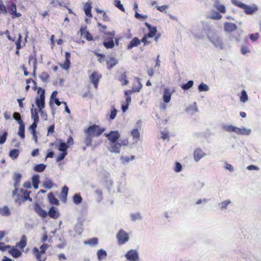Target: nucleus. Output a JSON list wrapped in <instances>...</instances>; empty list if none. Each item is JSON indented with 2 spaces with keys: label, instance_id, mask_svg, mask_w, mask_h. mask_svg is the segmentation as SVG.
I'll list each match as a JSON object with an SVG mask.
<instances>
[{
  "label": "nucleus",
  "instance_id": "obj_1",
  "mask_svg": "<svg viewBox=\"0 0 261 261\" xmlns=\"http://www.w3.org/2000/svg\"><path fill=\"white\" fill-rule=\"evenodd\" d=\"M128 145V140L127 138L120 140V143L117 142L109 143L108 150L111 153H119L122 146H127Z\"/></svg>",
  "mask_w": 261,
  "mask_h": 261
},
{
  "label": "nucleus",
  "instance_id": "obj_2",
  "mask_svg": "<svg viewBox=\"0 0 261 261\" xmlns=\"http://www.w3.org/2000/svg\"><path fill=\"white\" fill-rule=\"evenodd\" d=\"M40 92H41V94L39 97H36L35 103L39 108V113L43 114V112L42 110L45 106V90L41 88H38L37 92L39 93Z\"/></svg>",
  "mask_w": 261,
  "mask_h": 261
},
{
  "label": "nucleus",
  "instance_id": "obj_3",
  "mask_svg": "<svg viewBox=\"0 0 261 261\" xmlns=\"http://www.w3.org/2000/svg\"><path fill=\"white\" fill-rule=\"evenodd\" d=\"M105 130V128H100L98 125H93L90 126L87 129L86 132L89 133L93 137H98Z\"/></svg>",
  "mask_w": 261,
  "mask_h": 261
},
{
  "label": "nucleus",
  "instance_id": "obj_4",
  "mask_svg": "<svg viewBox=\"0 0 261 261\" xmlns=\"http://www.w3.org/2000/svg\"><path fill=\"white\" fill-rule=\"evenodd\" d=\"M117 238L119 244H123L128 241L129 236L124 230L121 229L117 234Z\"/></svg>",
  "mask_w": 261,
  "mask_h": 261
},
{
  "label": "nucleus",
  "instance_id": "obj_5",
  "mask_svg": "<svg viewBox=\"0 0 261 261\" xmlns=\"http://www.w3.org/2000/svg\"><path fill=\"white\" fill-rule=\"evenodd\" d=\"M210 39L211 43L216 47L221 49L223 48V42L222 41V38L220 37L217 35H214L210 37Z\"/></svg>",
  "mask_w": 261,
  "mask_h": 261
},
{
  "label": "nucleus",
  "instance_id": "obj_6",
  "mask_svg": "<svg viewBox=\"0 0 261 261\" xmlns=\"http://www.w3.org/2000/svg\"><path fill=\"white\" fill-rule=\"evenodd\" d=\"M104 135L106 137H107L110 143L117 142L120 137V134L118 130L111 131L108 133H105Z\"/></svg>",
  "mask_w": 261,
  "mask_h": 261
},
{
  "label": "nucleus",
  "instance_id": "obj_7",
  "mask_svg": "<svg viewBox=\"0 0 261 261\" xmlns=\"http://www.w3.org/2000/svg\"><path fill=\"white\" fill-rule=\"evenodd\" d=\"M101 77V75L96 71L93 72L89 77L90 82L93 84L96 89L97 88L98 82Z\"/></svg>",
  "mask_w": 261,
  "mask_h": 261
},
{
  "label": "nucleus",
  "instance_id": "obj_8",
  "mask_svg": "<svg viewBox=\"0 0 261 261\" xmlns=\"http://www.w3.org/2000/svg\"><path fill=\"white\" fill-rule=\"evenodd\" d=\"M127 259L131 261H137L139 259L138 253L136 250H130L125 254Z\"/></svg>",
  "mask_w": 261,
  "mask_h": 261
},
{
  "label": "nucleus",
  "instance_id": "obj_9",
  "mask_svg": "<svg viewBox=\"0 0 261 261\" xmlns=\"http://www.w3.org/2000/svg\"><path fill=\"white\" fill-rule=\"evenodd\" d=\"M206 154L200 149L197 148L194 151V159L195 162H199Z\"/></svg>",
  "mask_w": 261,
  "mask_h": 261
},
{
  "label": "nucleus",
  "instance_id": "obj_10",
  "mask_svg": "<svg viewBox=\"0 0 261 261\" xmlns=\"http://www.w3.org/2000/svg\"><path fill=\"white\" fill-rule=\"evenodd\" d=\"M65 58L66 60L64 63L63 64H60V66L63 69L68 70L70 67V54L69 52H65Z\"/></svg>",
  "mask_w": 261,
  "mask_h": 261
},
{
  "label": "nucleus",
  "instance_id": "obj_11",
  "mask_svg": "<svg viewBox=\"0 0 261 261\" xmlns=\"http://www.w3.org/2000/svg\"><path fill=\"white\" fill-rule=\"evenodd\" d=\"M6 247L10 249V250H9V252L14 258H17L19 257L21 254V252L20 250H19L17 249L14 248L13 247H12L9 245H7L6 246Z\"/></svg>",
  "mask_w": 261,
  "mask_h": 261
},
{
  "label": "nucleus",
  "instance_id": "obj_12",
  "mask_svg": "<svg viewBox=\"0 0 261 261\" xmlns=\"http://www.w3.org/2000/svg\"><path fill=\"white\" fill-rule=\"evenodd\" d=\"M129 92H125L124 94L126 98V105H122V111L123 112H125L128 108L129 105L131 103V96H129Z\"/></svg>",
  "mask_w": 261,
  "mask_h": 261
},
{
  "label": "nucleus",
  "instance_id": "obj_13",
  "mask_svg": "<svg viewBox=\"0 0 261 261\" xmlns=\"http://www.w3.org/2000/svg\"><path fill=\"white\" fill-rule=\"evenodd\" d=\"M247 14H251L258 10L257 6L254 4L251 6L245 5L243 9Z\"/></svg>",
  "mask_w": 261,
  "mask_h": 261
},
{
  "label": "nucleus",
  "instance_id": "obj_14",
  "mask_svg": "<svg viewBox=\"0 0 261 261\" xmlns=\"http://www.w3.org/2000/svg\"><path fill=\"white\" fill-rule=\"evenodd\" d=\"M92 9V3L88 2L86 3L84 6V11L86 15L89 17H92V15L91 11Z\"/></svg>",
  "mask_w": 261,
  "mask_h": 261
},
{
  "label": "nucleus",
  "instance_id": "obj_15",
  "mask_svg": "<svg viewBox=\"0 0 261 261\" xmlns=\"http://www.w3.org/2000/svg\"><path fill=\"white\" fill-rule=\"evenodd\" d=\"M145 25L149 29V33L146 35L149 38L153 37L156 33L157 30L156 27H151V25L147 22L145 23Z\"/></svg>",
  "mask_w": 261,
  "mask_h": 261
},
{
  "label": "nucleus",
  "instance_id": "obj_16",
  "mask_svg": "<svg viewBox=\"0 0 261 261\" xmlns=\"http://www.w3.org/2000/svg\"><path fill=\"white\" fill-rule=\"evenodd\" d=\"M224 30L227 32H231L237 30V25L233 23L226 22L224 25Z\"/></svg>",
  "mask_w": 261,
  "mask_h": 261
},
{
  "label": "nucleus",
  "instance_id": "obj_17",
  "mask_svg": "<svg viewBox=\"0 0 261 261\" xmlns=\"http://www.w3.org/2000/svg\"><path fill=\"white\" fill-rule=\"evenodd\" d=\"M48 215L50 217L57 219L59 216V213L57 208L54 206H51L48 212Z\"/></svg>",
  "mask_w": 261,
  "mask_h": 261
},
{
  "label": "nucleus",
  "instance_id": "obj_18",
  "mask_svg": "<svg viewBox=\"0 0 261 261\" xmlns=\"http://www.w3.org/2000/svg\"><path fill=\"white\" fill-rule=\"evenodd\" d=\"M118 61L114 57L110 58L107 61V67L109 69L113 68L118 64Z\"/></svg>",
  "mask_w": 261,
  "mask_h": 261
},
{
  "label": "nucleus",
  "instance_id": "obj_19",
  "mask_svg": "<svg viewBox=\"0 0 261 261\" xmlns=\"http://www.w3.org/2000/svg\"><path fill=\"white\" fill-rule=\"evenodd\" d=\"M251 133V129L245 127H238L237 134L239 135H249Z\"/></svg>",
  "mask_w": 261,
  "mask_h": 261
},
{
  "label": "nucleus",
  "instance_id": "obj_20",
  "mask_svg": "<svg viewBox=\"0 0 261 261\" xmlns=\"http://www.w3.org/2000/svg\"><path fill=\"white\" fill-rule=\"evenodd\" d=\"M34 107V105H32V108ZM31 118L34 120V122H38L39 121V117H38V113L39 110H38L36 108L33 109V108L31 109Z\"/></svg>",
  "mask_w": 261,
  "mask_h": 261
},
{
  "label": "nucleus",
  "instance_id": "obj_21",
  "mask_svg": "<svg viewBox=\"0 0 261 261\" xmlns=\"http://www.w3.org/2000/svg\"><path fill=\"white\" fill-rule=\"evenodd\" d=\"M141 43V41L137 37H134L130 42L127 46L128 49L134 47L138 46Z\"/></svg>",
  "mask_w": 261,
  "mask_h": 261
},
{
  "label": "nucleus",
  "instance_id": "obj_22",
  "mask_svg": "<svg viewBox=\"0 0 261 261\" xmlns=\"http://www.w3.org/2000/svg\"><path fill=\"white\" fill-rule=\"evenodd\" d=\"M222 128L228 133L234 132L237 134L238 127L232 125H223Z\"/></svg>",
  "mask_w": 261,
  "mask_h": 261
},
{
  "label": "nucleus",
  "instance_id": "obj_23",
  "mask_svg": "<svg viewBox=\"0 0 261 261\" xmlns=\"http://www.w3.org/2000/svg\"><path fill=\"white\" fill-rule=\"evenodd\" d=\"M10 215V210L7 206L0 207V215L2 216H9Z\"/></svg>",
  "mask_w": 261,
  "mask_h": 261
},
{
  "label": "nucleus",
  "instance_id": "obj_24",
  "mask_svg": "<svg viewBox=\"0 0 261 261\" xmlns=\"http://www.w3.org/2000/svg\"><path fill=\"white\" fill-rule=\"evenodd\" d=\"M171 94L169 89H165L163 94V99L165 102L168 103L171 99Z\"/></svg>",
  "mask_w": 261,
  "mask_h": 261
},
{
  "label": "nucleus",
  "instance_id": "obj_25",
  "mask_svg": "<svg viewBox=\"0 0 261 261\" xmlns=\"http://www.w3.org/2000/svg\"><path fill=\"white\" fill-rule=\"evenodd\" d=\"M85 133L86 134V137L84 140V143L87 146H90L91 145V142L93 137L89 133L86 132V130H85Z\"/></svg>",
  "mask_w": 261,
  "mask_h": 261
},
{
  "label": "nucleus",
  "instance_id": "obj_26",
  "mask_svg": "<svg viewBox=\"0 0 261 261\" xmlns=\"http://www.w3.org/2000/svg\"><path fill=\"white\" fill-rule=\"evenodd\" d=\"M32 181L33 186L35 189H38V185L39 184V176L38 174H35L33 176L32 178Z\"/></svg>",
  "mask_w": 261,
  "mask_h": 261
},
{
  "label": "nucleus",
  "instance_id": "obj_27",
  "mask_svg": "<svg viewBox=\"0 0 261 261\" xmlns=\"http://www.w3.org/2000/svg\"><path fill=\"white\" fill-rule=\"evenodd\" d=\"M130 133L135 143L138 142L140 137V133L138 129L137 128H134L131 131Z\"/></svg>",
  "mask_w": 261,
  "mask_h": 261
},
{
  "label": "nucleus",
  "instance_id": "obj_28",
  "mask_svg": "<svg viewBox=\"0 0 261 261\" xmlns=\"http://www.w3.org/2000/svg\"><path fill=\"white\" fill-rule=\"evenodd\" d=\"M27 245V237L25 235H23L21 238L20 241L17 243L16 247L20 249L24 248Z\"/></svg>",
  "mask_w": 261,
  "mask_h": 261
},
{
  "label": "nucleus",
  "instance_id": "obj_29",
  "mask_svg": "<svg viewBox=\"0 0 261 261\" xmlns=\"http://www.w3.org/2000/svg\"><path fill=\"white\" fill-rule=\"evenodd\" d=\"M35 211L38 214V215L42 218H45L47 216V214L45 211H44L41 207L38 205H36L35 208Z\"/></svg>",
  "mask_w": 261,
  "mask_h": 261
},
{
  "label": "nucleus",
  "instance_id": "obj_30",
  "mask_svg": "<svg viewBox=\"0 0 261 261\" xmlns=\"http://www.w3.org/2000/svg\"><path fill=\"white\" fill-rule=\"evenodd\" d=\"M68 192V187L65 186H64L62 188V193H61V199L64 202H66Z\"/></svg>",
  "mask_w": 261,
  "mask_h": 261
},
{
  "label": "nucleus",
  "instance_id": "obj_31",
  "mask_svg": "<svg viewBox=\"0 0 261 261\" xmlns=\"http://www.w3.org/2000/svg\"><path fill=\"white\" fill-rule=\"evenodd\" d=\"M19 192L21 194L22 196H23L24 199L25 200H29L30 201H32V199L30 197L29 195L31 192L28 191L26 190H24L23 189H20L19 190Z\"/></svg>",
  "mask_w": 261,
  "mask_h": 261
},
{
  "label": "nucleus",
  "instance_id": "obj_32",
  "mask_svg": "<svg viewBox=\"0 0 261 261\" xmlns=\"http://www.w3.org/2000/svg\"><path fill=\"white\" fill-rule=\"evenodd\" d=\"M59 142L60 143V145L58 148V150L60 151L67 152V150L68 147V145L65 143L63 142L61 140H59Z\"/></svg>",
  "mask_w": 261,
  "mask_h": 261
},
{
  "label": "nucleus",
  "instance_id": "obj_33",
  "mask_svg": "<svg viewBox=\"0 0 261 261\" xmlns=\"http://www.w3.org/2000/svg\"><path fill=\"white\" fill-rule=\"evenodd\" d=\"M117 110L114 108V106L111 107L110 114L108 115L109 116V119L110 120H113L116 117L117 114Z\"/></svg>",
  "mask_w": 261,
  "mask_h": 261
},
{
  "label": "nucleus",
  "instance_id": "obj_34",
  "mask_svg": "<svg viewBox=\"0 0 261 261\" xmlns=\"http://www.w3.org/2000/svg\"><path fill=\"white\" fill-rule=\"evenodd\" d=\"M32 61L33 64V68H34V71H33V74L34 75L35 74V71L37 68V60L36 58H34L33 56L31 55L29 57V64H31V62Z\"/></svg>",
  "mask_w": 261,
  "mask_h": 261
},
{
  "label": "nucleus",
  "instance_id": "obj_35",
  "mask_svg": "<svg viewBox=\"0 0 261 261\" xmlns=\"http://www.w3.org/2000/svg\"><path fill=\"white\" fill-rule=\"evenodd\" d=\"M135 159V156L132 155L130 157L127 156H122L120 158V161L123 164L128 163L130 160L132 161Z\"/></svg>",
  "mask_w": 261,
  "mask_h": 261
},
{
  "label": "nucleus",
  "instance_id": "obj_36",
  "mask_svg": "<svg viewBox=\"0 0 261 261\" xmlns=\"http://www.w3.org/2000/svg\"><path fill=\"white\" fill-rule=\"evenodd\" d=\"M24 125L23 123L19 124V130L18 135L21 137V139H24L25 137L24 135Z\"/></svg>",
  "mask_w": 261,
  "mask_h": 261
},
{
  "label": "nucleus",
  "instance_id": "obj_37",
  "mask_svg": "<svg viewBox=\"0 0 261 261\" xmlns=\"http://www.w3.org/2000/svg\"><path fill=\"white\" fill-rule=\"evenodd\" d=\"M48 197L50 203L55 205H58L59 204L58 199L54 197L52 193H50L48 195Z\"/></svg>",
  "mask_w": 261,
  "mask_h": 261
},
{
  "label": "nucleus",
  "instance_id": "obj_38",
  "mask_svg": "<svg viewBox=\"0 0 261 261\" xmlns=\"http://www.w3.org/2000/svg\"><path fill=\"white\" fill-rule=\"evenodd\" d=\"M97 255L98 257V259L99 260H101L104 257H106L107 255V252L103 249H100L97 252Z\"/></svg>",
  "mask_w": 261,
  "mask_h": 261
},
{
  "label": "nucleus",
  "instance_id": "obj_39",
  "mask_svg": "<svg viewBox=\"0 0 261 261\" xmlns=\"http://www.w3.org/2000/svg\"><path fill=\"white\" fill-rule=\"evenodd\" d=\"M231 203L230 200L227 199L223 201L221 203L219 204L220 209L221 210H226L227 208L228 205Z\"/></svg>",
  "mask_w": 261,
  "mask_h": 261
},
{
  "label": "nucleus",
  "instance_id": "obj_40",
  "mask_svg": "<svg viewBox=\"0 0 261 261\" xmlns=\"http://www.w3.org/2000/svg\"><path fill=\"white\" fill-rule=\"evenodd\" d=\"M73 201L75 204H80L82 202V198L80 194H76L73 197Z\"/></svg>",
  "mask_w": 261,
  "mask_h": 261
},
{
  "label": "nucleus",
  "instance_id": "obj_41",
  "mask_svg": "<svg viewBox=\"0 0 261 261\" xmlns=\"http://www.w3.org/2000/svg\"><path fill=\"white\" fill-rule=\"evenodd\" d=\"M138 87H134L130 90L125 91V92H129V96H130L131 94L134 92H139L142 87V85L140 82H138Z\"/></svg>",
  "mask_w": 261,
  "mask_h": 261
},
{
  "label": "nucleus",
  "instance_id": "obj_42",
  "mask_svg": "<svg viewBox=\"0 0 261 261\" xmlns=\"http://www.w3.org/2000/svg\"><path fill=\"white\" fill-rule=\"evenodd\" d=\"M54 186V184L51 180L47 179L43 182V187L47 189H50Z\"/></svg>",
  "mask_w": 261,
  "mask_h": 261
},
{
  "label": "nucleus",
  "instance_id": "obj_43",
  "mask_svg": "<svg viewBox=\"0 0 261 261\" xmlns=\"http://www.w3.org/2000/svg\"><path fill=\"white\" fill-rule=\"evenodd\" d=\"M198 89L199 92H202V91H208L210 89L209 87L205 84L203 83H201L198 87Z\"/></svg>",
  "mask_w": 261,
  "mask_h": 261
},
{
  "label": "nucleus",
  "instance_id": "obj_44",
  "mask_svg": "<svg viewBox=\"0 0 261 261\" xmlns=\"http://www.w3.org/2000/svg\"><path fill=\"white\" fill-rule=\"evenodd\" d=\"M194 82L193 81H189L186 84H182L181 86V88L184 90H187L192 87Z\"/></svg>",
  "mask_w": 261,
  "mask_h": 261
},
{
  "label": "nucleus",
  "instance_id": "obj_45",
  "mask_svg": "<svg viewBox=\"0 0 261 261\" xmlns=\"http://www.w3.org/2000/svg\"><path fill=\"white\" fill-rule=\"evenodd\" d=\"M13 119L17 121L19 124L23 123L20 117V114L18 112H14L13 114Z\"/></svg>",
  "mask_w": 261,
  "mask_h": 261
},
{
  "label": "nucleus",
  "instance_id": "obj_46",
  "mask_svg": "<svg viewBox=\"0 0 261 261\" xmlns=\"http://www.w3.org/2000/svg\"><path fill=\"white\" fill-rule=\"evenodd\" d=\"M208 18L214 20H219L222 18V15L218 12L215 11L208 16Z\"/></svg>",
  "mask_w": 261,
  "mask_h": 261
},
{
  "label": "nucleus",
  "instance_id": "obj_47",
  "mask_svg": "<svg viewBox=\"0 0 261 261\" xmlns=\"http://www.w3.org/2000/svg\"><path fill=\"white\" fill-rule=\"evenodd\" d=\"M21 176H22L21 174L20 173H15V177H14V179H15L14 187H19V182H20V180L21 178Z\"/></svg>",
  "mask_w": 261,
  "mask_h": 261
},
{
  "label": "nucleus",
  "instance_id": "obj_48",
  "mask_svg": "<svg viewBox=\"0 0 261 261\" xmlns=\"http://www.w3.org/2000/svg\"><path fill=\"white\" fill-rule=\"evenodd\" d=\"M240 99V101L243 103L246 102L248 100V95L246 92L245 90H243L242 91Z\"/></svg>",
  "mask_w": 261,
  "mask_h": 261
},
{
  "label": "nucleus",
  "instance_id": "obj_49",
  "mask_svg": "<svg viewBox=\"0 0 261 261\" xmlns=\"http://www.w3.org/2000/svg\"><path fill=\"white\" fill-rule=\"evenodd\" d=\"M46 168V165L43 164H40L37 165L34 167V170L36 172H42Z\"/></svg>",
  "mask_w": 261,
  "mask_h": 261
},
{
  "label": "nucleus",
  "instance_id": "obj_50",
  "mask_svg": "<svg viewBox=\"0 0 261 261\" xmlns=\"http://www.w3.org/2000/svg\"><path fill=\"white\" fill-rule=\"evenodd\" d=\"M33 253H34V255L35 256L36 259L37 260H41V255L42 254L39 250V249L35 247L33 249Z\"/></svg>",
  "mask_w": 261,
  "mask_h": 261
},
{
  "label": "nucleus",
  "instance_id": "obj_51",
  "mask_svg": "<svg viewBox=\"0 0 261 261\" xmlns=\"http://www.w3.org/2000/svg\"><path fill=\"white\" fill-rule=\"evenodd\" d=\"M40 79L44 82H46L49 78V75L46 72H43L39 75Z\"/></svg>",
  "mask_w": 261,
  "mask_h": 261
},
{
  "label": "nucleus",
  "instance_id": "obj_52",
  "mask_svg": "<svg viewBox=\"0 0 261 261\" xmlns=\"http://www.w3.org/2000/svg\"><path fill=\"white\" fill-rule=\"evenodd\" d=\"M19 155V150L13 149L10 151L9 155L12 159H16Z\"/></svg>",
  "mask_w": 261,
  "mask_h": 261
},
{
  "label": "nucleus",
  "instance_id": "obj_53",
  "mask_svg": "<svg viewBox=\"0 0 261 261\" xmlns=\"http://www.w3.org/2000/svg\"><path fill=\"white\" fill-rule=\"evenodd\" d=\"M98 243V239L97 238H93L85 242V244H89L91 246L97 245Z\"/></svg>",
  "mask_w": 261,
  "mask_h": 261
},
{
  "label": "nucleus",
  "instance_id": "obj_54",
  "mask_svg": "<svg viewBox=\"0 0 261 261\" xmlns=\"http://www.w3.org/2000/svg\"><path fill=\"white\" fill-rule=\"evenodd\" d=\"M120 81L123 86L127 85L128 81L127 80L126 76L125 73H123L121 75Z\"/></svg>",
  "mask_w": 261,
  "mask_h": 261
},
{
  "label": "nucleus",
  "instance_id": "obj_55",
  "mask_svg": "<svg viewBox=\"0 0 261 261\" xmlns=\"http://www.w3.org/2000/svg\"><path fill=\"white\" fill-rule=\"evenodd\" d=\"M114 5L123 12L125 11V9L121 4L120 0H114Z\"/></svg>",
  "mask_w": 261,
  "mask_h": 261
},
{
  "label": "nucleus",
  "instance_id": "obj_56",
  "mask_svg": "<svg viewBox=\"0 0 261 261\" xmlns=\"http://www.w3.org/2000/svg\"><path fill=\"white\" fill-rule=\"evenodd\" d=\"M231 3L239 8L244 9L245 4L242 3L241 2L237 0H231Z\"/></svg>",
  "mask_w": 261,
  "mask_h": 261
},
{
  "label": "nucleus",
  "instance_id": "obj_57",
  "mask_svg": "<svg viewBox=\"0 0 261 261\" xmlns=\"http://www.w3.org/2000/svg\"><path fill=\"white\" fill-rule=\"evenodd\" d=\"M182 170V165L179 162H176L175 164V166L174 167V171L175 172L178 173L180 172Z\"/></svg>",
  "mask_w": 261,
  "mask_h": 261
},
{
  "label": "nucleus",
  "instance_id": "obj_58",
  "mask_svg": "<svg viewBox=\"0 0 261 261\" xmlns=\"http://www.w3.org/2000/svg\"><path fill=\"white\" fill-rule=\"evenodd\" d=\"M103 45L107 48H112L114 46V43L113 40H110L108 42H104Z\"/></svg>",
  "mask_w": 261,
  "mask_h": 261
},
{
  "label": "nucleus",
  "instance_id": "obj_59",
  "mask_svg": "<svg viewBox=\"0 0 261 261\" xmlns=\"http://www.w3.org/2000/svg\"><path fill=\"white\" fill-rule=\"evenodd\" d=\"M7 136V132H4L2 135L0 134V144H3L6 142Z\"/></svg>",
  "mask_w": 261,
  "mask_h": 261
},
{
  "label": "nucleus",
  "instance_id": "obj_60",
  "mask_svg": "<svg viewBox=\"0 0 261 261\" xmlns=\"http://www.w3.org/2000/svg\"><path fill=\"white\" fill-rule=\"evenodd\" d=\"M216 8L217 10L221 13H225L226 11L225 7L223 5H219L217 4L216 5Z\"/></svg>",
  "mask_w": 261,
  "mask_h": 261
},
{
  "label": "nucleus",
  "instance_id": "obj_61",
  "mask_svg": "<svg viewBox=\"0 0 261 261\" xmlns=\"http://www.w3.org/2000/svg\"><path fill=\"white\" fill-rule=\"evenodd\" d=\"M241 51V53L243 55H246V54L250 52L249 47L245 45L242 46Z\"/></svg>",
  "mask_w": 261,
  "mask_h": 261
},
{
  "label": "nucleus",
  "instance_id": "obj_62",
  "mask_svg": "<svg viewBox=\"0 0 261 261\" xmlns=\"http://www.w3.org/2000/svg\"><path fill=\"white\" fill-rule=\"evenodd\" d=\"M135 16L136 18H138L140 20H143L146 19L147 18V16L146 15H141L139 13H138L137 11L136 12Z\"/></svg>",
  "mask_w": 261,
  "mask_h": 261
},
{
  "label": "nucleus",
  "instance_id": "obj_63",
  "mask_svg": "<svg viewBox=\"0 0 261 261\" xmlns=\"http://www.w3.org/2000/svg\"><path fill=\"white\" fill-rule=\"evenodd\" d=\"M67 154V152H62V153L60 154L58 156V157L56 159V161L57 162H59V161H61L63 160Z\"/></svg>",
  "mask_w": 261,
  "mask_h": 261
},
{
  "label": "nucleus",
  "instance_id": "obj_64",
  "mask_svg": "<svg viewBox=\"0 0 261 261\" xmlns=\"http://www.w3.org/2000/svg\"><path fill=\"white\" fill-rule=\"evenodd\" d=\"M249 38L250 39L253 41H255L256 40H257L258 38H259V34L258 33H255V34H250V36H249Z\"/></svg>",
  "mask_w": 261,
  "mask_h": 261
}]
</instances>
